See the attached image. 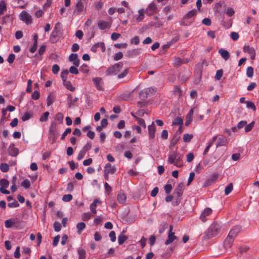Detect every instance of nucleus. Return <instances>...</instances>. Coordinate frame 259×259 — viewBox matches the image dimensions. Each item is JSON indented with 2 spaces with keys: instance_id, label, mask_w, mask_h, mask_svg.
<instances>
[{
  "instance_id": "21",
  "label": "nucleus",
  "mask_w": 259,
  "mask_h": 259,
  "mask_svg": "<svg viewBox=\"0 0 259 259\" xmlns=\"http://www.w3.org/2000/svg\"><path fill=\"white\" fill-rule=\"evenodd\" d=\"M241 230V227L239 226H236L234 227L229 232L228 236L235 238L238 233L240 232Z\"/></svg>"
},
{
  "instance_id": "16",
  "label": "nucleus",
  "mask_w": 259,
  "mask_h": 259,
  "mask_svg": "<svg viewBox=\"0 0 259 259\" xmlns=\"http://www.w3.org/2000/svg\"><path fill=\"white\" fill-rule=\"evenodd\" d=\"M145 11L148 16H152L156 12L157 7L155 4L151 3Z\"/></svg>"
},
{
  "instance_id": "9",
  "label": "nucleus",
  "mask_w": 259,
  "mask_h": 259,
  "mask_svg": "<svg viewBox=\"0 0 259 259\" xmlns=\"http://www.w3.org/2000/svg\"><path fill=\"white\" fill-rule=\"evenodd\" d=\"M20 19L24 22L27 24L32 23V18L28 13L25 11H23L19 15Z\"/></svg>"
},
{
  "instance_id": "19",
  "label": "nucleus",
  "mask_w": 259,
  "mask_h": 259,
  "mask_svg": "<svg viewBox=\"0 0 259 259\" xmlns=\"http://www.w3.org/2000/svg\"><path fill=\"white\" fill-rule=\"evenodd\" d=\"M63 114L61 112L58 113L56 115L54 121L52 123L51 126H52V127H54V124L56 125L63 123Z\"/></svg>"
},
{
  "instance_id": "18",
  "label": "nucleus",
  "mask_w": 259,
  "mask_h": 259,
  "mask_svg": "<svg viewBox=\"0 0 259 259\" xmlns=\"http://www.w3.org/2000/svg\"><path fill=\"white\" fill-rule=\"evenodd\" d=\"M183 189L182 186L179 185L175 189L174 192V196L177 197V201H180L181 197L183 194Z\"/></svg>"
},
{
  "instance_id": "42",
  "label": "nucleus",
  "mask_w": 259,
  "mask_h": 259,
  "mask_svg": "<svg viewBox=\"0 0 259 259\" xmlns=\"http://www.w3.org/2000/svg\"><path fill=\"white\" fill-rule=\"evenodd\" d=\"M9 182L7 180L5 179H2L0 180V188H6L9 186Z\"/></svg>"
},
{
  "instance_id": "8",
  "label": "nucleus",
  "mask_w": 259,
  "mask_h": 259,
  "mask_svg": "<svg viewBox=\"0 0 259 259\" xmlns=\"http://www.w3.org/2000/svg\"><path fill=\"white\" fill-rule=\"evenodd\" d=\"M78 98H73L71 94H67V105L68 108H74L78 105Z\"/></svg>"
},
{
  "instance_id": "3",
  "label": "nucleus",
  "mask_w": 259,
  "mask_h": 259,
  "mask_svg": "<svg viewBox=\"0 0 259 259\" xmlns=\"http://www.w3.org/2000/svg\"><path fill=\"white\" fill-rule=\"evenodd\" d=\"M182 155L179 153L174 152L168 155V162L180 167L182 166Z\"/></svg>"
},
{
  "instance_id": "44",
  "label": "nucleus",
  "mask_w": 259,
  "mask_h": 259,
  "mask_svg": "<svg viewBox=\"0 0 259 259\" xmlns=\"http://www.w3.org/2000/svg\"><path fill=\"white\" fill-rule=\"evenodd\" d=\"M128 69L126 68L121 73L118 74L117 77L118 79L123 78L128 74Z\"/></svg>"
},
{
  "instance_id": "40",
  "label": "nucleus",
  "mask_w": 259,
  "mask_h": 259,
  "mask_svg": "<svg viewBox=\"0 0 259 259\" xmlns=\"http://www.w3.org/2000/svg\"><path fill=\"white\" fill-rule=\"evenodd\" d=\"M7 10L6 4L5 1L0 2V15H2Z\"/></svg>"
},
{
  "instance_id": "43",
  "label": "nucleus",
  "mask_w": 259,
  "mask_h": 259,
  "mask_svg": "<svg viewBox=\"0 0 259 259\" xmlns=\"http://www.w3.org/2000/svg\"><path fill=\"white\" fill-rule=\"evenodd\" d=\"M0 169L4 172H7L9 170V166L6 163H1L0 165Z\"/></svg>"
},
{
  "instance_id": "52",
  "label": "nucleus",
  "mask_w": 259,
  "mask_h": 259,
  "mask_svg": "<svg viewBox=\"0 0 259 259\" xmlns=\"http://www.w3.org/2000/svg\"><path fill=\"white\" fill-rule=\"evenodd\" d=\"M21 186L23 187L24 188L27 189L30 187V182L28 179H25L24 180L22 183H21Z\"/></svg>"
},
{
  "instance_id": "6",
  "label": "nucleus",
  "mask_w": 259,
  "mask_h": 259,
  "mask_svg": "<svg viewBox=\"0 0 259 259\" xmlns=\"http://www.w3.org/2000/svg\"><path fill=\"white\" fill-rule=\"evenodd\" d=\"M156 89L154 87H150L141 91L139 94L140 97L142 100H145L149 97L155 94Z\"/></svg>"
},
{
  "instance_id": "36",
  "label": "nucleus",
  "mask_w": 259,
  "mask_h": 259,
  "mask_svg": "<svg viewBox=\"0 0 259 259\" xmlns=\"http://www.w3.org/2000/svg\"><path fill=\"white\" fill-rule=\"evenodd\" d=\"M78 255V259H85L86 252L83 249H79L77 250Z\"/></svg>"
},
{
  "instance_id": "14",
  "label": "nucleus",
  "mask_w": 259,
  "mask_h": 259,
  "mask_svg": "<svg viewBox=\"0 0 259 259\" xmlns=\"http://www.w3.org/2000/svg\"><path fill=\"white\" fill-rule=\"evenodd\" d=\"M172 226H170L168 234V239L165 241V244L168 245L171 243L177 237L175 235V233L172 232Z\"/></svg>"
},
{
  "instance_id": "50",
  "label": "nucleus",
  "mask_w": 259,
  "mask_h": 259,
  "mask_svg": "<svg viewBox=\"0 0 259 259\" xmlns=\"http://www.w3.org/2000/svg\"><path fill=\"white\" fill-rule=\"evenodd\" d=\"M246 75L248 77H252L253 75V68L251 67H248L246 69Z\"/></svg>"
},
{
  "instance_id": "23",
  "label": "nucleus",
  "mask_w": 259,
  "mask_h": 259,
  "mask_svg": "<svg viewBox=\"0 0 259 259\" xmlns=\"http://www.w3.org/2000/svg\"><path fill=\"white\" fill-rule=\"evenodd\" d=\"M111 24L109 22L100 20L98 22V26L101 30H105L110 27Z\"/></svg>"
},
{
  "instance_id": "47",
  "label": "nucleus",
  "mask_w": 259,
  "mask_h": 259,
  "mask_svg": "<svg viewBox=\"0 0 259 259\" xmlns=\"http://www.w3.org/2000/svg\"><path fill=\"white\" fill-rule=\"evenodd\" d=\"M69 71L67 70H63L62 71L61 73V77L63 80V81H64L67 80V75L68 74Z\"/></svg>"
},
{
  "instance_id": "22",
  "label": "nucleus",
  "mask_w": 259,
  "mask_h": 259,
  "mask_svg": "<svg viewBox=\"0 0 259 259\" xmlns=\"http://www.w3.org/2000/svg\"><path fill=\"white\" fill-rule=\"evenodd\" d=\"M116 171V168L114 166H112L110 163H107L104 167V172H105L108 174H113Z\"/></svg>"
},
{
  "instance_id": "27",
  "label": "nucleus",
  "mask_w": 259,
  "mask_h": 259,
  "mask_svg": "<svg viewBox=\"0 0 259 259\" xmlns=\"http://www.w3.org/2000/svg\"><path fill=\"white\" fill-rule=\"evenodd\" d=\"M141 53V50L139 49H136L130 50L127 52V55L131 58H133L139 55Z\"/></svg>"
},
{
  "instance_id": "56",
  "label": "nucleus",
  "mask_w": 259,
  "mask_h": 259,
  "mask_svg": "<svg viewBox=\"0 0 259 259\" xmlns=\"http://www.w3.org/2000/svg\"><path fill=\"white\" fill-rule=\"evenodd\" d=\"M246 103L247 108H251L253 111H255L256 110V107L253 102L251 101H247Z\"/></svg>"
},
{
  "instance_id": "37",
  "label": "nucleus",
  "mask_w": 259,
  "mask_h": 259,
  "mask_svg": "<svg viewBox=\"0 0 259 259\" xmlns=\"http://www.w3.org/2000/svg\"><path fill=\"white\" fill-rule=\"evenodd\" d=\"M85 228V224L83 222L79 223L76 225V228L77 229V233L80 234L82 232V230Z\"/></svg>"
},
{
  "instance_id": "49",
  "label": "nucleus",
  "mask_w": 259,
  "mask_h": 259,
  "mask_svg": "<svg viewBox=\"0 0 259 259\" xmlns=\"http://www.w3.org/2000/svg\"><path fill=\"white\" fill-rule=\"evenodd\" d=\"M49 114H50L49 112H48V111L45 112L42 114V115L40 116V119H39L40 121L41 122H45V121H46L48 120V117L49 116Z\"/></svg>"
},
{
  "instance_id": "29",
  "label": "nucleus",
  "mask_w": 259,
  "mask_h": 259,
  "mask_svg": "<svg viewBox=\"0 0 259 259\" xmlns=\"http://www.w3.org/2000/svg\"><path fill=\"white\" fill-rule=\"evenodd\" d=\"M9 154L12 156H16L19 153V150L13 146H10L9 149Z\"/></svg>"
},
{
  "instance_id": "45",
  "label": "nucleus",
  "mask_w": 259,
  "mask_h": 259,
  "mask_svg": "<svg viewBox=\"0 0 259 259\" xmlns=\"http://www.w3.org/2000/svg\"><path fill=\"white\" fill-rule=\"evenodd\" d=\"M79 70L83 73H87L89 71V67L85 64H83L79 68Z\"/></svg>"
},
{
  "instance_id": "12",
  "label": "nucleus",
  "mask_w": 259,
  "mask_h": 259,
  "mask_svg": "<svg viewBox=\"0 0 259 259\" xmlns=\"http://www.w3.org/2000/svg\"><path fill=\"white\" fill-rule=\"evenodd\" d=\"M100 48L102 52H104L106 50L105 44L103 42H98L95 44L91 48V51L94 53H96L98 51V49Z\"/></svg>"
},
{
  "instance_id": "13",
  "label": "nucleus",
  "mask_w": 259,
  "mask_h": 259,
  "mask_svg": "<svg viewBox=\"0 0 259 259\" xmlns=\"http://www.w3.org/2000/svg\"><path fill=\"white\" fill-rule=\"evenodd\" d=\"M194 110V111H197V109L196 108H191L186 116V121L185 123V126H188L192 122Z\"/></svg>"
},
{
  "instance_id": "48",
  "label": "nucleus",
  "mask_w": 259,
  "mask_h": 259,
  "mask_svg": "<svg viewBox=\"0 0 259 259\" xmlns=\"http://www.w3.org/2000/svg\"><path fill=\"white\" fill-rule=\"evenodd\" d=\"M87 152V150L86 149H81L78 155H77V159L78 160H81L85 156V154Z\"/></svg>"
},
{
  "instance_id": "46",
  "label": "nucleus",
  "mask_w": 259,
  "mask_h": 259,
  "mask_svg": "<svg viewBox=\"0 0 259 259\" xmlns=\"http://www.w3.org/2000/svg\"><path fill=\"white\" fill-rule=\"evenodd\" d=\"M15 223V221L13 219L7 220L5 222V227L7 228H10L12 227Z\"/></svg>"
},
{
  "instance_id": "63",
  "label": "nucleus",
  "mask_w": 259,
  "mask_h": 259,
  "mask_svg": "<svg viewBox=\"0 0 259 259\" xmlns=\"http://www.w3.org/2000/svg\"><path fill=\"white\" fill-rule=\"evenodd\" d=\"M122 57H123V54H122V53L121 52H119L116 53L114 55V60H115V61H118V60H120L121 59H122Z\"/></svg>"
},
{
  "instance_id": "1",
  "label": "nucleus",
  "mask_w": 259,
  "mask_h": 259,
  "mask_svg": "<svg viewBox=\"0 0 259 259\" xmlns=\"http://www.w3.org/2000/svg\"><path fill=\"white\" fill-rule=\"evenodd\" d=\"M62 34L63 29L61 27V23L58 22L56 24L51 34L50 37V42L52 44L57 42L62 36Z\"/></svg>"
},
{
  "instance_id": "54",
  "label": "nucleus",
  "mask_w": 259,
  "mask_h": 259,
  "mask_svg": "<svg viewBox=\"0 0 259 259\" xmlns=\"http://www.w3.org/2000/svg\"><path fill=\"white\" fill-rule=\"evenodd\" d=\"M72 199V196L71 194L64 195L62 197V200L64 202H69Z\"/></svg>"
},
{
  "instance_id": "32",
  "label": "nucleus",
  "mask_w": 259,
  "mask_h": 259,
  "mask_svg": "<svg viewBox=\"0 0 259 259\" xmlns=\"http://www.w3.org/2000/svg\"><path fill=\"white\" fill-rule=\"evenodd\" d=\"M144 13H145V11L143 9H141L138 11L139 15L136 18V21L137 22H141L144 19Z\"/></svg>"
},
{
  "instance_id": "24",
  "label": "nucleus",
  "mask_w": 259,
  "mask_h": 259,
  "mask_svg": "<svg viewBox=\"0 0 259 259\" xmlns=\"http://www.w3.org/2000/svg\"><path fill=\"white\" fill-rule=\"evenodd\" d=\"M234 238L229 236L228 235L225 240L224 247L226 249L231 247L234 242Z\"/></svg>"
},
{
  "instance_id": "57",
  "label": "nucleus",
  "mask_w": 259,
  "mask_h": 259,
  "mask_svg": "<svg viewBox=\"0 0 259 259\" xmlns=\"http://www.w3.org/2000/svg\"><path fill=\"white\" fill-rule=\"evenodd\" d=\"M227 143V140L225 138H220L219 139V142L217 144V146H223Z\"/></svg>"
},
{
  "instance_id": "4",
  "label": "nucleus",
  "mask_w": 259,
  "mask_h": 259,
  "mask_svg": "<svg viewBox=\"0 0 259 259\" xmlns=\"http://www.w3.org/2000/svg\"><path fill=\"white\" fill-rule=\"evenodd\" d=\"M123 64L119 62L111 65L106 70L105 73L107 76H113L117 75L123 67Z\"/></svg>"
},
{
  "instance_id": "11",
  "label": "nucleus",
  "mask_w": 259,
  "mask_h": 259,
  "mask_svg": "<svg viewBox=\"0 0 259 259\" xmlns=\"http://www.w3.org/2000/svg\"><path fill=\"white\" fill-rule=\"evenodd\" d=\"M219 178V175L217 173L212 174L209 178H208L204 183L203 187H208L211 184L215 182Z\"/></svg>"
},
{
  "instance_id": "28",
  "label": "nucleus",
  "mask_w": 259,
  "mask_h": 259,
  "mask_svg": "<svg viewBox=\"0 0 259 259\" xmlns=\"http://www.w3.org/2000/svg\"><path fill=\"white\" fill-rule=\"evenodd\" d=\"M155 123L158 126H162L163 125V121L161 120H160V119H156V120H155V122H153L151 123V124L148 125V130H155V128L156 127Z\"/></svg>"
},
{
  "instance_id": "33",
  "label": "nucleus",
  "mask_w": 259,
  "mask_h": 259,
  "mask_svg": "<svg viewBox=\"0 0 259 259\" xmlns=\"http://www.w3.org/2000/svg\"><path fill=\"white\" fill-rule=\"evenodd\" d=\"M138 123L140 125V127L139 126H135V130H141L142 127L143 128H145L146 127V125L145 123V121L143 119L138 118L137 119Z\"/></svg>"
},
{
  "instance_id": "2",
  "label": "nucleus",
  "mask_w": 259,
  "mask_h": 259,
  "mask_svg": "<svg viewBox=\"0 0 259 259\" xmlns=\"http://www.w3.org/2000/svg\"><path fill=\"white\" fill-rule=\"evenodd\" d=\"M222 228V225L220 222L213 223L206 232V235L208 238H211L217 235Z\"/></svg>"
},
{
  "instance_id": "39",
  "label": "nucleus",
  "mask_w": 259,
  "mask_h": 259,
  "mask_svg": "<svg viewBox=\"0 0 259 259\" xmlns=\"http://www.w3.org/2000/svg\"><path fill=\"white\" fill-rule=\"evenodd\" d=\"M92 217L93 215L90 212L83 213L81 215V219L84 221H87L90 220Z\"/></svg>"
},
{
  "instance_id": "53",
  "label": "nucleus",
  "mask_w": 259,
  "mask_h": 259,
  "mask_svg": "<svg viewBox=\"0 0 259 259\" xmlns=\"http://www.w3.org/2000/svg\"><path fill=\"white\" fill-rule=\"evenodd\" d=\"M223 74V71L222 69H220L217 71L216 74L215 75V79L216 80H220L222 77Z\"/></svg>"
},
{
  "instance_id": "34",
  "label": "nucleus",
  "mask_w": 259,
  "mask_h": 259,
  "mask_svg": "<svg viewBox=\"0 0 259 259\" xmlns=\"http://www.w3.org/2000/svg\"><path fill=\"white\" fill-rule=\"evenodd\" d=\"M117 199L120 203L123 204L126 201V196L124 193H119L117 195Z\"/></svg>"
},
{
  "instance_id": "35",
  "label": "nucleus",
  "mask_w": 259,
  "mask_h": 259,
  "mask_svg": "<svg viewBox=\"0 0 259 259\" xmlns=\"http://www.w3.org/2000/svg\"><path fill=\"white\" fill-rule=\"evenodd\" d=\"M63 84L68 90L71 92H73L75 90V88L73 87L70 81L66 80L64 81H63Z\"/></svg>"
},
{
  "instance_id": "26",
  "label": "nucleus",
  "mask_w": 259,
  "mask_h": 259,
  "mask_svg": "<svg viewBox=\"0 0 259 259\" xmlns=\"http://www.w3.org/2000/svg\"><path fill=\"white\" fill-rule=\"evenodd\" d=\"M219 53L221 55V57L226 61L228 60L230 57L229 52L224 49H220L219 50Z\"/></svg>"
},
{
  "instance_id": "30",
  "label": "nucleus",
  "mask_w": 259,
  "mask_h": 259,
  "mask_svg": "<svg viewBox=\"0 0 259 259\" xmlns=\"http://www.w3.org/2000/svg\"><path fill=\"white\" fill-rule=\"evenodd\" d=\"M55 97L52 92L49 93L47 98V104L48 106H51L54 102Z\"/></svg>"
},
{
  "instance_id": "10",
  "label": "nucleus",
  "mask_w": 259,
  "mask_h": 259,
  "mask_svg": "<svg viewBox=\"0 0 259 259\" xmlns=\"http://www.w3.org/2000/svg\"><path fill=\"white\" fill-rule=\"evenodd\" d=\"M243 52L247 53L250 55V59L252 60L255 59L256 53L254 48L252 47H250L249 45H245L243 48Z\"/></svg>"
},
{
  "instance_id": "15",
  "label": "nucleus",
  "mask_w": 259,
  "mask_h": 259,
  "mask_svg": "<svg viewBox=\"0 0 259 259\" xmlns=\"http://www.w3.org/2000/svg\"><path fill=\"white\" fill-rule=\"evenodd\" d=\"M93 81L96 89L99 91H104L103 87V82L101 77H95L93 79Z\"/></svg>"
},
{
  "instance_id": "55",
  "label": "nucleus",
  "mask_w": 259,
  "mask_h": 259,
  "mask_svg": "<svg viewBox=\"0 0 259 259\" xmlns=\"http://www.w3.org/2000/svg\"><path fill=\"white\" fill-rule=\"evenodd\" d=\"M40 97L39 92L36 90L34 91L31 95V98L34 100H38Z\"/></svg>"
},
{
  "instance_id": "41",
  "label": "nucleus",
  "mask_w": 259,
  "mask_h": 259,
  "mask_svg": "<svg viewBox=\"0 0 259 259\" xmlns=\"http://www.w3.org/2000/svg\"><path fill=\"white\" fill-rule=\"evenodd\" d=\"M107 119L106 118H103L101 120V126H97L96 130H102V128L105 127L107 125Z\"/></svg>"
},
{
  "instance_id": "17",
  "label": "nucleus",
  "mask_w": 259,
  "mask_h": 259,
  "mask_svg": "<svg viewBox=\"0 0 259 259\" xmlns=\"http://www.w3.org/2000/svg\"><path fill=\"white\" fill-rule=\"evenodd\" d=\"M212 213V210L209 207H207L202 212L200 216V219L203 222H205L207 220V217L209 216Z\"/></svg>"
},
{
  "instance_id": "5",
  "label": "nucleus",
  "mask_w": 259,
  "mask_h": 259,
  "mask_svg": "<svg viewBox=\"0 0 259 259\" xmlns=\"http://www.w3.org/2000/svg\"><path fill=\"white\" fill-rule=\"evenodd\" d=\"M197 14L195 9L189 11L183 17L182 24L184 25H190L194 21V18Z\"/></svg>"
},
{
  "instance_id": "38",
  "label": "nucleus",
  "mask_w": 259,
  "mask_h": 259,
  "mask_svg": "<svg viewBox=\"0 0 259 259\" xmlns=\"http://www.w3.org/2000/svg\"><path fill=\"white\" fill-rule=\"evenodd\" d=\"M127 238L128 237L127 236L123 235L122 234L119 235L118 237V241L119 244H122L124 243V242L127 239Z\"/></svg>"
},
{
  "instance_id": "59",
  "label": "nucleus",
  "mask_w": 259,
  "mask_h": 259,
  "mask_svg": "<svg viewBox=\"0 0 259 259\" xmlns=\"http://www.w3.org/2000/svg\"><path fill=\"white\" fill-rule=\"evenodd\" d=\"M32 80L31 79H29L27 81V87L26 90L27 93H30L32 92Z\"/></svg>"
},
{
  "instance_id": "20",
  "label": "nucleus",
  "mask_w": 259,
  "mask_h": 259,
  "mask_svg": "<svg viewBox=\"0 0 259 259\" xmlns=\"http://www.w3.org/2000/svg\"><path fill=\"white\" fill-rule=\"evenodd\" d=\"M172 125L175 126H178V130H182L183 125V120L181 117H176L172 122Z\"/></svg>"
},
{
  "instance_id": "31",
  "label": "nucleus",
  "mask_w": 259,
  "mask_h": 259,
  "mask_svg": "<svg viewBox=\"0 0 259 259\" xmlns=\"http://www.w3.org/2000/svg\"><path fill=\"white\" fill-rule=\"evenodd\" d=\"M57 138V135L55 133V131H49V139L51 144H53L55 142Z\"/></svg>"
},
{
  "instance_id": "60",
  "label": "nucleus",
  "mask_w": 259,
  "mask_h": 259,
  "mask_svg": "<svg viewBox=\"0 0 259 259\" xmlns=\"http://www.w3.org/2000/svg\"><path fill=\"white\" fill-rule=\"evenodd\" d=\"M54 230L56 232H59L61 229V225L59 222H56L54 224Z\"/></svg>"
},
{
  "instance_id": "58",
  "label": "nucleus",
  "mask_w": 259,
  "mask_h": 259,
  "mask_svg": "<svg viewBox=\"0 0 259 259\" xmlns=\"http://www.w3.org/2000/svg\"><path fill=\"white\" fill-rule=\"evenodd\" d=\"M193 138L192 135H189L188 134H185L183 136V140L185 142H189Z\"/></svg>"
},
{
  "instance_id": "51",
  "label": "nucleus",
  "mask_w": 259,
  "mask_h": 259,
  "mask_svg": "<svg viewBox=\"0 0 259 259\" xmlns=\"http://www.w3.org/2000/svg\"><path fill=\"white\" fill-rule=\"evenodd\" d=\"M233 190V184L230 183L225 188V193L226 195L229 194Z\"/></svg>"
},
{
  "instance_id": "64",
  "label": "nucleus",
  "mask_w": 259,
  "mask_h": 259,
  "mask_svg": "<svg viewBox=\"0 0 259 259\" xmlns=\"http://www.w3.org/2000/svg\"><path fill=\"white\" fill-rule=\"evenodd\" d=\"M46 50V46L45 45H43L40 46L39 49H38V53L40 56L42 55L45 52Z\"/></svg>"
},
{
  "instance_id": "25",
  "label": "nucleus",
  "mask_w": 259,
  "mask_h": 259,
  "mask_svg": "<svg viewBox=\"0 0 259 259\" xmlns=\"http://www.w3.org/2000/svg\"><path fill=\"white\" fill-rule=\"evenodd\" d=\"M101 201L99 199H95L90 205V209L91 211L94 213L96 214L97 213L96 207L97 206V204H101Z\"/></svg>"
},
{
  "instance_id": "7",
  "label": "nucleus",
  "mask_w": 259,
  "mask_h": 259,
  "mask_svg": "<svg viewBox=\"0 0 259 259\" xmlns=\"http://www.w3.org/2000/svg\"><path fill=\"white\" fill-rule=\"evenodd\" d=\"M87 5L88 4L81 2L77 1L75 4L74 13L77 15H79L84 12H85L87 10Z\"/></svg>"
},
{
  "instance_id": "61",
  "label": "nucleus",
  "mask_w": 259,
  "mask_h": 259,
  "mask_svg": "<svg viewBox=\"0 0 259 259\" xmlns=\"http://www.w3.org/2000/svg\"><path fill=\"white\" fill-rule=\"evenodd\" d=\"M2 116L1 117V123H3L4 122V121L6 118V116H7V113H8V111H7V110H6L4 108L2 110Z\"/></svg>"
},
{
  "instance_id": "62",
  "label": "nucleus",
  "mask_w": 259,
  "mask_h": 259,
  "mask_svg": "<svg viewBox=\"0 0 259 259\" xmlns=\"http://www.w3.org/2000/svg\"><path fill=\"white\" fill-rule=\"evenodd\" d=\"M226 13L228 16L232 17V16L234 15L235 11H234L233 9L229 7L227 9Z\"/></svg>"
}]
</instances>
